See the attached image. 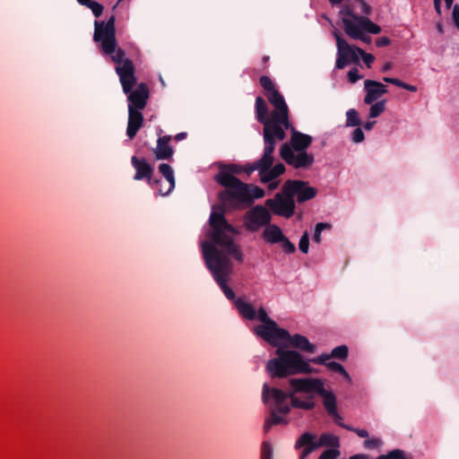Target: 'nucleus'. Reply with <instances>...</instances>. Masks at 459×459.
<instances>
[{"instance_id":"4d7b16f0","label":"nucleus","mask_w":459,"mask_h":459,"mask_svg":"<svg viewBox=\"0 0 459 459\" xmlns=\"http://www.w3.org/2000/svg\"><path fill=\"white\" fill-rule=\"evenodd\" d=\"M348 430L356 433L360 437H368V432L363 429H357V428L351 427V429H348Z\"/></svg>"},{"instance_id":"6ab92c4d","label":"nucleus","mask_w":459,"mask_h":459,"mask_svg":"<svg viewBox=\"0 0 459 459\" xmlns=\"http://www.w3.org/2000/svg\"><path fill=\"white\" fill-rule=\"evenodd\" d=\"M284 341L289 342L290 346L292 348L302 351H307L308 353H314L316 351V346L304 335L299 333L290 335L289 333V336L279 338V342Z\"/></svg>"},{"instance_id":"5701e85b","label":"nucleus","mask_w":459,"mask_h":459,"mask_svg":"<svg viewBox=\"0 0 459 459\" xmlns=\"http://www.w3.org/2000/svg\"><path fill=\"white\" fill-rule=\"evenodd\" d=\"M159 171L169 182V186L167 187L166 190L159 189V194L162 196H166V195H169L175 188L176 180H175L174 171H173L172 167L167 163L160 164Z\"/></svg>"},{"instance_id":"5fc2aeb1","label":"nucleus","mask_w":459,"mask_h":459,"mask_svg":"<svg viewBox=\"0 0 459 459\" xmlns=\"http://www.w3.org/2000/svg\"><path fill=\"white\" fill-rule=\"evenodd\" d=\"M390 44H391L390 39L385 36L380 37V38L377 39V40H376V45L378 48H384V47L389 46Z\"/></svg>"},{"instance_id":"4c0bfd02","label":"nucleus","mask_w":459,"mask_h":459,"mask_svg":"<svg viewBox=\"0 0 459 459\" xmlns=\"http://www.w3.org/2000/svg\"><path fill=\"white\" fill-rule=\"evenodd\" d=\"M331 229V225L327 222H318L316 224L313 241L319 244L321 242V233L324 230Z\"/></svg>"},{"instance_id":"f257e3e1","label":"nucleus","mask_w":459,"mask_h":459,"mask_svg":"<svg viewBox=\"0 0 459 459\" xmlns=\"http://www.w3.org/2000/svg\"><path fill=\"white\" fill-rule=\"evenodd\" d=\"M210 231L207 237L212 242L202 243V252L207 269L229 300L235 301L233 290L228 286L230 275L233 271L230 257L238 263L244 261V254L239 245L234 242V236L239 232L223 216V211L211 212L209 218Z\"/></svg>"},{"instance_id":"69168bd1","label":"nucleus","mask_w":459,"mask_h":459,"mask_svg":"<svg viewBox=\"0 0 459 459\" xmlns=\"http://www.w3.org/2000/svg\"><path fill=\"white\" fill-rule=\"evenodd\" d=\"M376 124V121H368L364 125V128L368 131L371 130Z\"/></svg>"},{"instance_id":"bb28decb","label":"nucleus","mask_w":459,"mask_h":459,"mask_svg":"<svg viewBox=\"0 0 459 459\" xmlns=\"http://www.w3.org/2000/svg\"><path fill=\"white\" fill-rule=\"evenodd\" d=\"M301 447L316 450L318 448L316 435L310 432L301 434L296 441L295 448L301 449Z\"/></svg>"},{"instance_id":"dca6fc26","label":"nucleus","mask_w":459,"mask_h":459,"mask_svg":"<svg viewBox=\"0 0 459 459\" xmlns=\"http://www.w3.org/2000/svg\"><path fill=\"white\" fill-rule=\"evenodd\" d=\"M243 172L242 166L238 164H229V165H223L221 167L220 171L216 174L214 179L218 184L221 186L226 187L225 190H232L237 187V184L234 182L230 183V185H225V180L228 178H236L235 175L240 174Z\"/></svg>"},{"instance_id":"774afa93","label":"nucleus","mask_w":459,"mask_h":459,"mask_svg":"<svg viewBox=\"0 0 459 459\" xmlns=\"http://www.w3.org/2000/svg\"><path fill=\"white\" fill-rule=\"evenodd\" d=\"M186 135L187 134L185 132L179 133V134H176L175 140L176 141H181V140L185 139L186 137Z\"/></svg>"},{"instance_id":"cd10ccee","label":"nucleus","mask_w":459,"mask_h":459,"mask_svg":"<svg viewBox=\"0 0 459 459\" xmlns=\"http://www.w3.org/2000/svg\"><path fill=\"white\" fill-rule=\"evenodd\" d=\"M285 172V166L282 163H278L274 167H271L265 172L261 175V181L263 183H268Z\"/></svg>"},{"instance_id":"7c9ffc66","label":"nucleus","mask_w":459,"mask_h":459,"mask_svg":"<svg viewBox=\"0 0 459 459\" xmlns=\"http://www.w3.org/2000/svg\"><path fill=\"white\" fill-rule=\"evenodd\" d=\"M77 2L80 4L90 8L91 10L92 13L94 14V16L97 18H99L102 14L103 5L100 4V3L96 2V1H92V0H77Z\"/></svg>"},{"instance_id":"0e129e2a","label":"nucleus","mask_w":459,"mask_h":459,"mask_svg":"<svg viewBox=\"0 0 459 459\" xmlns=\"http://www.w3.org/2000/svg\"><path fill=\"white\" fill-rule=\"evenodd\" d=\"M349 459H369L368 455L365 454H357L354 455L350 456Z\"/></svg>"},{"instance_id":"79ce46f5","label":"nucleus","mask_w":459,"mask_h":459,"mask_svg":"<svg viewBox=\"0 0 459 459\" xmlns=\"http://www.w3.org/2000/svg\"><path fill=\"white\" fill-rule=\"evenodd\" d=\"M308 247L309 235L307 231H305L299 239V248L302 253L307 254L308 252Z\"/></svg>"},{"instance_id":"f704fd0d","label":"nucleus","mask_w":459,"mask_h":459,"mask_svg":"<svg viewBox=\"0 0 459 459\" xmlns=\"http://www.w3.org/2000/svg\"><path fill=\"white\" fill-rule=\"evenodd\" d=\"M326 367L331 371L342 375L349 382L351 381V378L349 373L346 371V369L343 368V366L341 365L340 363L335 362V361H330L326 364Z\"/></svg>"},{"instance_id":"72a5a7b5","label":"nucleus","mask_w":459,"mask_h":459,"mask_svg":"<svg viewBox=\"0 0 459 459\" xmlns=\"http://www.w3.org/2000/svg\"><path fill=\"white\" fill-rule=\"evenodd\" d=\"M360 124L358 111L354 108L349 109L346 112V126H359Z\"/></svg>"},{"instance_id":"bf43d9fd","label":"nucleus","mask_w":459,"mask_h":459,"mask_svg":"<svg viewBox=\"0 0 459 459\" xmlns=\"http://www.w3.org/2000/svg\"><path fill=\"white\" fill-rule=\"evenodd\" d=\"M357 39H359L361 40L362 42L364 43H367V44H369L371 42V38L370 36L367 35L366 32H362L360 34V37L358 38Z\"/></svg>"},{"instance_id":"a19ab883","label":"nucleus","mask_w":459,"mask_h":459,"mask_svg":"<svg viewBox=\"0 0 459 459\" xmlns=\"http://www.w3.org/2000/svg\"><path fill=\"white\" fill-rule=\"evenodd\" d=\"M328 416L331 417L333 420L334 423L337 424L338 426H340L347 430L351 429V426L344 424L342 422V417L338 412V409L334 410L333 412L328 413Z\"/></svg>"},{"instance_id":"b1692460","label":"nucleus","mask_w":459,"mask_h":459,"mask_svg":"<svg viewBox=\"0 0 459 459\" xmlns=\"http://www.w3.org/2000/svg\"><path fill=\"white\" fill-rule=\"evenodd\" d=\"M281 229L275 225L269 223L263 232L264 239L270 244H277L284 238Z\"/></svg>"},{"instance_id":"8fccbe9b","label":"nucleus","mask_w":459,"mask_h":459,"mask_svg":"<svg viewBox=\"0 0 459 459\" xmlns=\"http://www.w3.org/2000/svg\"><path fill=\"white\" fill-rule=\"evenodd\" d=\"M278 411H274V409H271V417H270V420H272V423H273L274 425H278V424H281V423H286L285 420L278 415Z\"/></svg>"},{"instance_id":"aec40b11","label":"nucleus","mask_w":459,"mask_h":459,"mask_svg":"<svg viewBox=\"0 0 459 459\" xmlns=\"http://www.w3.org/2000/svg\"><path fill=\"white\" fill-rule=\"evenodd\" d=\"M143 115L141 110L128 109V123L126 135L133 140L143 124Z\"/></svg>"},{"instance_id":"6e6552de","label":"nucleus","mask_w":459,"mask_h":459,"mask_svg":"<svg viewBox=\"0 0 459 459\" xmlns=\"http://www.w3.org/2000/svg\"><path fill=\"white\" fill-rule=\"evenodd\" d=\"M296 389L302 391L305 400L313 401L315 394L322 397V403L326 413L333 412L337 409V398L335 394L325 388V384L320 378L305 377L304 381H295Z\"/></svg>"},{"instance_id":"f3484780","label":"nucleus","mask_w":459,"mask_h":459,"mask_svg":"<svg viewBox=\"0 0 459 459\" xmlns=\"http://www.w3.org/2000/svg\"><path fill=\"white\" fill-rule=\"evenodd\" d=\"M364 89L366 91L364 102L368 105L372 104L387 92V88L385 84L373 80H366L364 82Z\"/></svg>"},{"instance_id":"4468645a","label":"nucleus","mask_w":459,"mask_h":459,"mask_svg":"<svg viewBox=\"0 0 459 459\" xmlns=\"http://www.w3.org/2000/svg\"><path fill=\"white\" fill-rule=\"evenodd\" d=\"M276 143L264 142V153L262 157L253 163H248L242 166L243 172H246L248 176L255 170H258L261 176L263 172L268 170L273 163V152L275 149Z\"/></svg>"},{"instance_id":"423d86ee","label":"nucleus","mask_w":459,"mask_h":459,"mask_svg":"<svg viewBox=\"0 0 459 459\" xmlns=\"http://www.w3.org/2000/svg\"><path fill=\"white\" fill-rule=\"evenodd\" d=\"M116 73L119 76V81L125 94L127 95L128 109L143 110L147 105L150 91L147 84L141 82L136 84L135 67L133 61H126L123 66L116 69Z\"/></svg>"},{"instance_id":"f03ea898","label":"nucleus","mask_w":459,"mask_h":459,"mask_svg":"<svg viewBox=\"0 0 459 459\" xmlns=\"http://www.w3.org/2000/svg\"><path fill=\"white\" fill-rule=\"evenodd\" d=\"M316 194L317 189L310 186L307 181L289 179L283 184L281 193L265 201V206L274 214L289 219L295 212V195L297 202L302 204L315 198Z\"/></svg>"},{"instance_id":"412c9836","label":"nucleus","mask_w":459,"mask_h":459,"mask_svg":"<svg viewBox=\"0 0 459 459\" xmlns=\"http://www.w3.org/2000/svg\"><path fill=\"white\" fill-rule=\"evenodd\" d=\"M289 129H291L292 132L290 144L295 152H304L311 145L312 136L297 131L292 126Z\"/></svg>"},{"instance_id":"7ed1b4c3","label":"nucleus","mask_w":459,"mask_h":459,"mask_svg":"<svg viewBox=\"0 0 459 459\" xmlns=\"http://www.w3.org/2000/svg\"><path fill=\"white\" fill-rule=\"evenodd\" d=\"M305 377L291 378L289 381L290 389L283 391L278 387H271L268 384H264L262 390V399L271 409L278 411L279 413L287 415L291 408L311 411L316 407L314 401L301 400L298 394H303L302 391L296 389L295 381H304Z\"/></svg>"},{"instance_id":"2f4dec72","label":"nucleus","mask_w":459,"mask_h":459,"mask_svg":"<svg viewBox=\"0 0 459 459\" xmlns=\"http://www.w3.org/2000/svg\"><path fill=\"white\" fill-rule=\"evenodd\" d=\"M385 104H386L385 100H382L376 103L373 102L372 104H370L371 107L369 108L368 117L370 118H375V117H379L385 110Z\"/></svg>"},{"instance_id":"052dcab7","label":"nucleus","mask_w":459,"mask_h":459,"mask_svg":"<svg viewBox=\"0 0 459 459\" xmlns=\"http://www.w3.org/2000/svg\"><path fill=\"white\" fill-rule=\"evenodd\" d=\"M273 425L274 424L272 423V420H270V418L266 419L264 421V432H268L270 430V429L272 428V426H273Z\"/></svg>"},{"instance_id":"393cba45","label":"nucleus","mask_w":459,"mask_h":459,"mask_svg":"<svg viewBox=\"0 0 459 459\" xmlns=\"http://www.w3.org/2000/svg\"><path fill=\"white\" fill-rule=\"evenodd\" d=\"M234 306L245 319L254 320L255 318L256 311L255 307L243 299L238 298L235 299Z\"/></svg>"},{"instance_id":"338daca9","label":"nucleus","mask_w":459,"mask_h":459,"mask_svg":"<svg viewBox=\"0 0 459 459\" xmlns=\"http://www.w3.org/2000/svg\"><path fill=\"white\" fill-rule=\"evenodd\" d=\"M268 183H269L268 188L271 191L276 189L278 187V185H279V182L273 181V180L271 181V182H268Z\"/></svg>"},{"instance_id":"58836bf2","label":"nucleus","mask_w":459,"mask_h":459,"mask_svg":"<svg viewBox=\"0 0 459 459\" xmlns=\"http://www.w3.org/2000/svg\"><path fill=\"white\" fill-rule=\"evenodd\" d=\"M259 82L262 88L265 91L266 95L269 94V92H273V91H276L274 83L269 76H261Z\"/></svg>"},{"instance_id":"09e8293b","label":"nucleus","mask_w":459,"mask_h":459,"mask_svg":"<svg viewBox=\"0 0 459 459\" xmlns=\"http://www.w3.org/2000/svg\"><path fill=\"white\" fill-rule=\"evenodd\" d=\"M364 133L361 128L357 127L356 129H354L351 136L352 142H354L355 143H361L364 140Z\"/></svg>"},{"instance_id":"a18cd8bd","label":"nucleus","mask_w":459,"mask_h":459,"mask_svg":"<svg viewBox=\"0 0 459 459\" xmlns=\"http://www.w3.org/2000/svg\"><path fill=\"white\" fill-rule=\"evenodd\" d=\"M341 453L338 449H326L325 450L318 459H337Z\"/></svg>"},{"instance_id":"603ef678","label":"nucleus","mask_w":459,"mask_h":459,"mask_svg":"<svg viewBox=\"0 0 459 459\" xmlns=\"http://www.w3.org/2000/svg\"><path fill=\"white\" fill-rule=\"evenodd\" d=\"M360 77L361 76L359 74V71L357 68H351L348 72V79L352 83L356 82L359 79H360Z\"/></svg>"},{"instance_id":"3c124183","label":"nucleus","mask_w":459,"mask_h":459,"mask_svg":"<svg viewBox=\"0 0 459 459\" xmlns=\"http://www.w3.org/2000/svg\"><path fill=\"white\" fill-rule=\"evenodd\" d=\"M381 440L378 438H369L366 439L363 443L364 446L368 449H373L381 445Z\"/></svg>"},{"instance_id":"9b49d317","label":"nucleus","mask_w":459,"mask_h":459,"mask_svg":"<svg viewBox=\"0 0 459 459\" xmlns=\"http://www.w3.org/2000/svg\"><path fill=\"white\" fill-rule=\"evenodd\" d=\"M333 36L335 38L337 47L335 67L337 69H343L351 63L359 64V57L357 50L358 47L351 46L342 39L341 33L337 30L333 32Z\"/></svg>"},{"instance_id":"39448f33","label":"nucleus","mask_w":459,"mask_h":459,"mask_svg":"<svg viewBox=\"0 0 459 459\" xmlns=\"http://www.w3.org/2000/svg\"><path fill=\"white\" fill-rule=\"evenodd\" d=\"M234 182L237 187L232 190H223L219 193V199L221 204L213 205L212 212L223 211L225 217L226 206H235L238 204L251 205L255 199H260L264 196L265 192L260 186L246 184L240 181L238 178H228L224 182L225 185Z\"/></svg>"},{"instance_id":"c9c22d12","label":"nucleus","mask_w":459,"mask_h":459,"mask_svg":"<svg viewBox=\"0 0 459 459\" xmlns=\"http://www.w3.org/2000/svg\"><path fill=\"white\" fill-rule=\"evenodd\" d=\"M352 1L353 0H347L346 4L341 9L339 14L342 20L345 18L354 19V17L359 16L354 13V6L351 4Z\"/></svg>"},{"instance_id":"13d9d810","label":"nucleus","mask_w":459,"mask_h":459,"mask_svg":"<svg viewBox=\"0 0 459 459\" xmlns=\"http://www.w3.org/2000/svg\"><path fill=\"white\" fill-rule=\"evenodd\" d=\"M314 449L307 448V447H301V452L299 455V459H306L312 452H314Z\"/></svg>"},{"instance_id":"c03bdc74","label":"nucleus","mask_w":459,"mask_h":459,"mask_svg":"<svg viewBox=\"0 0 459 459\" xmlns=\"http://www.w3.org/2000/svg\"><path fill=\"white\" fill-rule=\"evenodd\" d=\"M357 50H358L359 56H361V58H362L363 62L365 63V65H367V67L369 68L375 60L374 56L371 54L366 53L360 48H357Z\"/></svg>"},{"instance_id":"9d476101","label":"nucleus","mask_w":459,"mask_h":459,"mask_svg":"<svg viewBox=\"0 0 459 459\" xmlns=\"http://www.w3.org/2000/svg\"><path fill=\"white\" fill-rule=\"evenodd\" d=\"M262 325L255 327V333L273 347L279 346V338L289 336V332L279 327L277 323L268 316L264 307H259L256 316Z\"/></svg>"},{"instance_id":"a211bd4d","label":"nucleus","mask_w":459,"mask_h":459,"mask_svg":"<svg viewBox=\"0 0 459 459\" xmlns=\"http://www.w3.org/2000/svg\"><path fill=\"white\" fill-rule=\"evenodd\" d=\"M365 16H356L354 19H342V24L345 33L352 39H357L364 31Z\"/></svg>"},{"instance_id":"1a4fd4ad","label":"nucleus","mask_w":459,"mask_h":459,"mask_svg":"<svg viewBox=\"0 0 459 459\" xmlns=\"http://www.w3.org/2000/svg\"><path fill=\"white\" fill-rule=\"evenodd\" d=\"M255 115L257 121L264 126V142L276 143V140L283 141L286 138L284 128L273 122V113L268 117V107L262 97L255 99Z\"/></svg>"},{"instance_id":"37998d69","label":"nucleus","mask_w":459,"mask_h":459,"mask_svg":"<svg viewBox=\"0 0 459 459\" xmlns=\"http://www.w3.org/2000/svg\"><path fill=\"white\" fill-rule=\"evenodd\" d=\"M273 447L267 441L263 442L261 449V459H272Z\"/></svg>"},{"instance_id":"a878e982","label":"nucleus","mask_w":459,"mask_h":459,"mask_svg":"<svg viewBox=\"0 0 459 459\" xmlns=\"http://www.w3.org/2000/svg\"><path fill=\"white\" fill-rule=\"evenodd\" d=\"M315 161V157L312 153L304 152H297L290 166L295 169H307L309 168Z\"/></svg>"},{"instance_id":"20e7f679","label":"nucleus","mask_w":459,"mask_h":459,"mask_svg":"<svg viewBox=\"0 0 459 459\" xmlns=\"http://www.w3.org/2000/svg\"><path fill=\"white\" fill-rule=\"evenodd\" d=\"M275 353L277 357L269 359L266 364V371L272 378L312 373V368L299 352L278 347Z\"/></svg>"},{"instance_id":"680f3d73","label":"nucleus","mask_w":459,"mask_h":459,"mask_svg":"<svg viewBox=\"0 0 459 459\" xmlns=\"http://www.w3.org/2000/svg\"><path fill=\"white\" fill-rule=\"evenodd\" d=\"M434 7H435V11L438 14H441V0H434Z\"/></svg>"},{"instance_id":"e2e57ef3","label":"nucleus","mask_w":459,"mask_h":459,"mask_svg":"<svg viewBox=\"0 0 459 459\" xmlns=\"http://www.w3.org/2000/svg\"><path fill=\"white\" fill-rule=\"evenodd\" d=\"M403 89L407 90V91H411V92L417 91V87L416 86L411 85V84H408L406 82H404V86L403 87Z\"/></svg>"},{"instance_id":"49530a36","label":"nucleus","mask_w":459,"mask_h":459,"mask_svg":"<svg viewBox=\"0 0 459 459\" xmlns=\"http://www.w3.org/2000/svg\"><path fill=\"white\" fill-rule=\"evenodd\" d=\"M280 243L286 253L292 254L296 251L294 244H292L286 236L282 238V240H281Z\"/></svg>"},{"instance_id":"0eeeda50","label":"nucleus","mask_w":459,"mask_h":459,"mask_svg":"<svg viewBox=\"0 0 459 459\" xmlns=\"http://www.w3.org/2000/svg\"><path fill=\"white\" fill-rule=\"evenodd\" d=\"M115 22L114 14L107 22L95 21L93 39L96 42H100L102 53L108 56L117 64L116 70L117 67L123 66L126 61L132 60L125 57L126 54L122 48H117Z\"/></svg>"},{"instance_id":"6e6d98bb","label":"nucleus","mask_w":459,"mask_h":459,"mask_svg":"<svg viewBox=\"0 0 459 459\" xmlns=\"http://www.w3.org/2000/svg\"><path fill=\"white\" fill-rule=\"evenodd\" d=\"M452 16H453L455 25L459 30V4H455L454 6Z\"/></svg>"},{"instance_id":"2eb2a0df","label":"nucleus","mask_w":459,"mask_h":459,"mask_svg":"<svg viewBox=\"0 0 459 459\" xmlns=\"http://www.w3.org/2000/svg\"><path fill=\"white\" fill-rule=\"evenodd\" d=\"M131 164L135 169L134 176V180H146L150 186L160 184V179L152 178L154 169L144 158L140 159L136 156H133L131 158Z\"/></svg>"},{"instance_id":"c756f323","label":"nucleus","mask_w":459,"mask_h":459,"mask_svg":"<svg viewBox=\"0 0 459 459\" xmlns=\"http://www.w3.org/2000/svg\"><path fill=\"white\" fill-rule=\"evenodd\" d=\"M376 459H412V456L409 453L397 448L388 452L385 455H381Z\"/></svg>"},{"instance_id":"473e14b6","label":"nucleus","mask_w":459,"mask_h":459,"mask_svg":"<svg viewBox=\"0 0 459 459\" xmlns=\"http://www.w3.org/2000/svg\"><path fill=\"white\" fill-rule=\"evenodd\" d=\"M280 154L282 160H285L289 165L291 164L293 159L295 158V152L292 147H290L288 143H283L280 150Z\"/></svg>"},{"instance_id":"ea45409f","label":"nucleus","mask_w":459,"mask_h":459,"mask_svg":"<svg viewBox=\"0 0 459 459\" xmlns=\"http://www.w3.org/2000/svg\"><path fill=\"white\" fill-rule=\"evenodd\" d=\"M364 22H365L364 23V25H365L364 31L365 32H368V33H372V34L380 33V31H381L380 26L374 23L372 21H370L369 18L365 16Z\"/></svg>"},{"instance_id":"e433bc0d","label":"nucleus","mask_w":459,"mask_h":459,"mask_svg":"<svg viewBox=\"0 0 459 459\" xmlns=\"http://www.w3.org/2000/svg\"><path fill=\"white\" fill-rule=\"evenodd\" d=\"M331 354L333 358L344 360L348 357L349 349L346 345H340L333 349Z\"/></svg>"},{"instance_id":"f8f14e48","label":"nucleus","mask_w":459,"mask_h":459,"mask_svg":"<svg viewBox=\"0 0 459 459\" xmlns=\"http://www.w3.org/2000/svg\"><path fill=\"white\" fill-rule=\"evenodd\" d=\"M271 220L270 212L264 206L257 204L246 212L244 225L247 230L255 232L263 226H267Z\"/></svg>"},{"instance_id":"de8ad7c7","label":"nucleus","mask_w":459,"mask_h":459,"mask_svg":"<svg viewBox=\"0 0 459 459\" xmlns=\"http://www.w3.org/2000/svg\"><path fill=\"white\" fill-rule=\"evenodd\" d=\"M332 357V354L323 353L320 356L311 359V361L315 364L318 365H325L328 363L327 360H329Z\"/></svg>"},{"instance_id":"4be33fe9","label":"nucleus","mask_w":459,"mask_h":459,"mask_svg":"<svg viewBox=\"0 0 459 459\" xmlns=\"http://www.w3.org/2000/svg\"><path fill=\"white\" fill-rule=\"evenodd\" d=\"M170 140V135L160 136L158 138L157 146L154 149V155L156 160H169L172 157L174 151L173 148L169 145Z\"/></svg>"},{"instance_id":"864d4df0","label":"nucleus","mask_w":459,"mask_h":459,"mask_svg":"<svg viewBox=\"0 0 459 459\" xmlns=\"http://www.w3.org/2000/svg\"><path fill=\"white\" fill-rule=\"evenodd\" d=\"M383 81L391 84H394L399 88H402L404 86V82L397 78H391V77H384Z\"/></svg>"},{"instance_id":"c85d7f7f","label":"nucleus","mask_w":459,"mask_h":459,"mask_svg":"<svg viewBox=\"0 0 459 459\" xmlns=\"http://www.w3.org/2000/svg\"><path fill=\"white\" fill-rule=\"evenodd\" d=\"M318 448L324 446L333 447V449H337L340 446V439L337 436L323 433L319 439L317 440Z\"/></svg>"},{"instance_id":"ddd939ff","label":"nucleus","mask_w":459,"mask_h":459,"mask_svg":"<svg viewBox=\"0 0 459 459\" xmlns=\"http://www.w3.org/2000/svg\"><path fill=\"white\" fill-rule=\"evenodd\" d=\"M269 102L273 106V122L278 123L285 130L291 127L289 117V108L285 102L283 96L276 90L266 95Z\"/></svg>"}]
</instances>
